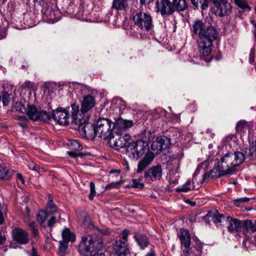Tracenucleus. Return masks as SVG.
Masks as SVG:
<instances>
[{
	"mask_svg": "<svg viewBox=\"0 0 256 256\" xmlns=\"http://www.w3.org/2000/svg\"><path fill=\"white\" fill-rule=\"evenodd\" d=\"M158 12H160L162 16H170L174 12V7L172 2L170 0H162L156 3Z\"/></svg>",
	"mask_w": 256,
	"mask_h": 256,
	"instance_id": "12",
	"label": "nucleus"
},
{
	"mask_svg": "<svg viewBox=\"0 0 256 256\" xmlns=\"http://www.w3.org/2000/svg\"><path fill=\"white\" fill-rule=\"evenodd\" d=\"M8 170L4 168L0 170V179H4L8 176Z\"/></svg>",
	"mask_w": 256,
	"mask_h": 256,
	"instance_id": "48",
	"label": "nucleus"
},
{
	"mask_svg": "<svg viewBox=\"0 0 256 256\" xmlns=\"http://www.w3.org/2000/svg\"><path fill=\"white\" fill-rule=\"evenodd\" d=\"M4 222V217L3 214L0 210V224H2Z\"/></svg>",
	"mask_w": 256,
	"mask_h": 256,
	"instance_id": "63",
	"label": "nucleus"
},
{
	"mask_svg": "<svg viewBox=\"0 0 256 256\" xmlns=\"http://www.w3.org/2000/svg\"><path fill=\"white\" fill-rule=\"evenodd\" d=\"M90 192L88 196L90 200H93L94 196L96 194L95 184L94 182H91L90 184Z\"/></svg>",
	"mask_w": 256,
	"mask_h": 256,
	"instance_id": "41",
	"label": "nucleus"
},
{
	"mask_svg": "<svg viewBox=\"0 0 256 256\" xmlns=\"http://www.w3.org/2000/svg\"><path fill=\"white\" fill-rule=\"evenodd\" d=\"M96 104V100L94 96L92 95L88 94L84 96L82 103V106L80 110L79 111L81 114H84L88 110H91Z\"/></svg>",
	"mask_w": 256,
	"mask_h": 256,
	"instance_id": "18",
	"label": "nucleus"
},
{
	"mask_svg": "<svg viewBox=\"0 0 256 256\" xmlns=\"http://www.w3.org/2000/svg\"><path fill=\"white\" fill-rule=\"evenodd\" d=\"M96 230H98V231L101 234H107L109 233V230L106 229V228H104V229H100V228H96Z\"/></svg>",
	"mask_w": 256,
	"mask_h": 256,
	"instance_id": "54",
	"label": "nucleus"
},
{
	"mask_svg": "<svg viewBox=\"0 0 256 256\" xmlns=\"http://www.w3.org/2000/svg\"><path fill=\"white\" fill-rule=\"evenodd\" d=\"M18 104L20 106L18 110L22 113H26L31 120H38L40 111H38L34 106L28 104L27 108H26L24 105L22 104V102Z\"/></svg>",
	"mask_w": 256,
	"mask_h": 256,
	"instance_id": "16",
	"label": "nucleus"
},
{
	"mask_svg": "<svg viewBox=\"0 0 256 256\" xmlns=\"http://www.w3.org/2000/svg\"><path fill=\"white\" fill-rule=\"evenodd\" d=\"M48 202H53V196L50 194L47 196Z\"/></svg>",
	"mask_w": 256,
	"mask_h": 256,
	"instance_id": "62",
	"label": "nucleus"
},
{
	"mask_svg": "<svg viewBox=\"0 0 256 256\" xmlns=\"http://www.w3.org/2000/svg\"><path fill=\"white\" fill-rule=\"evenodd\" d=\"M153 0H140V3L142 5L150 4Z\"/></svg>",
	"mask_w": 256,
	"mask_h": 256,
	"instance_id": "61",
	"label": "nucleus"
},
{
	"mask_svg": "<svg viewBox=\"0 0 256 256\" xmlns=\"http://www.w3.org/2000/svg\"><path fill=\"white\" fill-rule=\"evenodd\" d=\"M207 0H190L192 4L196 7L198 8L199 6L202 10H205L208 8V2Z\"/></svg>",
	"mask_w": 256,
	"mask_h": 256,
	"instance_id": "31",
	"label": "nucleus"
},
{
	"mask_svg": "<svg viewBox=\"0 0 256 256\" xmlns=\"http://www.w3.org/2000/svg\"><path fill=\"white\" fill-rule=\"evenodd\" d=\"M206 23L208 24H214L212 16H208L206 18Z\"/></svg>",
	"mask_w": 256,
	"mask_h": 256,
	"instance_id": "59",
	"label": "nucleus"
},
{
	"mask_svg": "<svg viewBox=\"0 0 256 256\" xmlns=\"http://www.w3.org/2000/svg\"><path fill=\"white\" fill-rule=\"evenodd\" d=\"M227 224L228 230L231 234L238 232L241 230L242 222L238 219L228 216L226 220Z\"/></svg>",
	"mask_w": 256,
	"mask_h": 256,
	"instance_id": "14",
	"label": "nucleus"
},
{
	"mask_svg": "<svg viewBox=\"0 0 256 256\" xmlns=\"http://www.w3.org/2000/svg\"><path fill=\"white\" fill-rule=\"evenodd\" d=\"M254 127V123L252 122H246L242 120L238 121L236 126V130L237 132L244 133L247 130L250 131Z\"/></svg>",
	"mask_w": 256,
	"mask_h": 256,
	"instance_id": "22",
	"label": "nucleus"
},
{
	"mask_svg": "<svg viewBox=\"0 0 256 256\" xmlns=\"http://www.w3.org/2000/svg\"><path fill=\"white\" fill-rule=\"evenodd\" d=\"M32 234H34V236H38V230L36 228V226H35L33 228H32L30 230Z\"/></svg>",
	"mask_w": 256,
	"mask_h": 256,
	"instance_id": "56",
	"label": "nucleus"
},
{
	"mask_svg": "<svg viewBox=\"0 0 256 256\" xmlns=\"http://www.w3.org/2000/svg\"><path fill=\"white\" fill-rule=\"evenodd\" d=\"M213 215V212L210 211L204 217V220L205 222H206L208 223H209V218H212V216Z\"/></svg>",
	"mask_w": 256,
	"mask_h": 256,
	"instance_id": "51",
	"label": "nucleus"
},
{
	"mask_svg": "<svg viewBox=\"0 0 256 256\" xmlns=\"http://www.w3.org/2000/svg\"><path fill=\"white\" fill-rule=\"evenodd\" d=\"M244 154L240 151L228 152L225 154L219 160L222 168L225 170L228 174H232L236 172V168L240 166L244 160Z\"/></svg>",
	"mask_w": 256,
	"mask_h": 256,
	"instance_id": "5",
	"label": "nucleus"
},
{
	"mask_svg": "<svg viewBox=\"0 0 256 256\" xmlns=\"http://www.w3.org/2000/svg\"><path fill=\"white\" fill-rule=\"evenodd\" d=\"M116 256H126L130 253L128 244L121 240H116L114 246Z\"/></svg>",
	"mask_w": 256,
	"mask_h": 256,
	"instance_id": "19",
	"label": "nucleus"
},
{
	"mask_svg": "<svg viewBox=\"0 0 256 256\" xmlns=\"http://www.w3.org/2000/svg\"><path fill=\"white\" fill-rule=\"evenodd\" d=\"M151 148L156 153H158L162 150V146H160V143L158 142V138L154 140L152 145Z\"/></svg>",
	"mask_w": 256,
	"mask_h": 256,
	"instance_id": "35",
	"label": "nucleus"
},
{
	"mask_svg": "<svg viewBox=\"0 0 256 256\" xmlns=\"http://www.w3.org/2000/svg\"><path fill=\"white\" fill-rule=\"evenodd\" d=\"M129 234V230L127 229H124V230H122V232L120 233V240H122L123 242H126V243H128V236Z\"/></svg>",
	"mask_w": 256,
	"mask_h": 256,
	"instance_id": "42",
	"label": "nucleus"
},
{
	"mask_svg": "<svg viewBox=\"0 0 256 256\" xmlns=\"http://www.w3.org/2000/svg\"><path fill=\"white\" fill-rule=\"evenodd\" d=\"M248 156L250 157H252L254 156L256 157V140L255 141L253 146L250 147L248 150Z\"/></svg>",
	"mask_w": 256,
	"mask_h": 256,
	"instance_id": "45",
	"label": "nucleus"
},
{
	"mask_svg": "<svg viewBox=\"0 0 256 256\" xmlns=\"http://www.w3.org/2000/svg\"><path fill=\"white\" fill-rule=\"evenodd\" d=\"M132 20L134 24L140 30L149 31L154 27L152 17L148 13L137 12L133 16Z\"/></svg>",
	"mask_w": 256,
	"mask_h": 256,
	"instance_id": "7",
	"label": "nucleus"
},
{
	"mask_svg": "<svg viewBox=\"0 0 256 256\" xmlns=\"http://www.w3.org/2000/svg\"><path fill=\"white\" fill-rule=\"evenodd\" d=\"M243 233L246 232L250 231L252 232H256V221L252 222L250 220H244L242 222Z\"/></svg>",
	"mask_w": 256,
	"mask_h": 256,
	"instance_id": "23",
	"label": "nucleus"
},
{
	"mask_svg": "<svg viewBox=\"0 0 256 256\" xmlns=\"http://www.w3.org/2000/svg\"><path fill=\"white\" fill-rule=\"evenodd\" d=\"M52 118L59 124L66 125L69 124V113L62 108H58L52 112Z\"/></svg>",
	"mask_w": 256,
	"mask_h": 256,
	"instance_id": "11",
	"label": "nucleus"
},
{
	"mask_svg": "<svg viewBox=\"0 0 256 256\" xmlns=\"http://www.w3.org/2000/svg\"><path fill=\"white\" fill-rule=\"evenodd\" d=\"M144 186V184L141 182V180L140 179H134L132 180L130 184L127 186V187L128 188L132 187L138 188H142Z\"/></svg>",
	"mask_w": 256,
	"mask_h": 256,
	"instance_id": "34",
	"label": "nucleus"
},
{
	"mask_svg": "<svg viewBox=\"0 0 256 256\" xmlns=\"http://www.w3.org/2000/svg\"><path fill=\"white\" fill-rule=\"evenodd\" d=\"M133 124L132 120H128L122 119V118H118L114 124V132L116 134H123L124 131L130 128Z\"/></svg>",
	"mask_w": 256,
	"mask_h": 256,
	"instance_id": "17",
	"label": "nucleus"
},
{
	"mask_svg": "<svg viewBox=\"0 0 256 256\" xmlns=\"http://www.w3.org/2000/svg\"><path fill=\"white\" fill-rule=\"evenodd\" d=\"M145 256H155V253L154 251H150Z\"/></svg>",
	"mask_w": 256,
	"mask_h": 256,
	"instance_id": "64",
	"label": "nucleus"
},
{
	"mask_svg": "<svg viewBox=\"0 0 256 256\" xmlns=\"http://www.w3.org/2000/svg\"><path fill=\"white\" fill-rule=\"evenodd\" d=\"M118 182H112L106 186V190H109L112 188L116 187L118 185Z\"/></svg>",
	"mask_w": 256,
	"mask_h": 256,
	"instance_id": "55",
	"label": "nucleus"
},
{
	"mask_svg": "<svg viewBox=\"0 0 256 256\" xmlns=\"http://www.w3.org/2000/svg\"><path fill=\"white\" fill-rule=\"evenodd\" d=\"M124 136H122L124 142L125 146L128 149V146L130 145L133 142V141L131 138V136L128 134H125L124 132L123 133Z\"/></svg>",
	"mask_w": 256,
	"mask_h": 256,
	"instance_id": "40",
	"label": "nucleus"
},
{
	"mask_svg": "<svg viewBox=\"0 0 256 256\" xmlns=\"http://www.w3.org/2000/svg\"><path fill=\"white\" fill-rule=\"evenodd\" d=\"M114 124L108 118H100L96 126V134L104 140L112 137Z\"/></svg>",
	"mask_w": 256,
	"mask_h": 256,
	"instance_id": "6",
	"label": "nucleus"
},
{
	"mask_svg": "<svg viewBox=\"0 0 256 256\" xmlns=\"http://www.w3.org/2000/svg\"><path fill=\"white\" fill-rule=\"evenodd\" d=\"M250 198L247 197L238 198L233 200L234 204L238 206L240 204L246 203L249 202Z\"/></svg>",
	"mask_w": 256,
	"mask_h": 256,
	"instance_id": "43",
	"label": "nucleus"
},
{
	"mask_svg": "<svg viewBox=\"0 0 256 256\" xmlns=\"http://www.w3.org/2000/svg\"><path fill=\"white\" fill-rule=\"evenodd\" d=\"M68 244L64 242H60L58 254L60 256H65L67 252Z\"/></svg>",
	"mask_w": 256,
	"mask_h": 256,
	"instance_id": "32",
	"label": "nucleus"
},
{
	"mask_svg": "<svg viewBox=\"0 0 256 256\" xmlns=\"http://www.w3.org/2000/svg\"><path fill=\"white\" fill-rule=\"evenodd\" d=\"M0 94L3 105L7 106L10 102V94L6 92H2Z\"/></svg>",
	"mask_w": 256,
	"mask_h": 256,
	"instance_id": "39",
	"label": "nucleus"
},
{
	"mask_svg": "<svg viewBox=\"0 0 256 256\" xmlns=\"http://www.w3.org/2000/svg\"><path fill=\"white\" fill-rule=\"evenodd\" d=\"M154 137V134L153 132H151L150 131H146L144 130L142 133V138L139 140L148 144V142L152 140Z\"/></svg>",
	"mask_w": 256,
	"mask_h": 256,
	"instance_id": "29",
	"label": "nucleus"
},
{
	"mask_svg": "<svg viewBox=\"0 0 256 256\" xmlns=\"http://www.w3.org/2000/svg\"><path fill=\"white\" fill-rule=\"evenodd\" d=\"M224 218V215L222 214H220L217 211L213 212L212 220L215 224H219L221 222L222 219Z\"/></svg>",
	"mask_w": 256,
	"mask_h": 256,
	"instance_id": "37",
	"label": "nucleus"
},
{
	"mask_svg": "<svg viewBox=\"0 0 256 256\" xmlns=\"http://www.w3.org/2000/svg\"><path fill=\"white\" fill-rule=\"evenodd\" d=\"M102 237L95 235H87L82 237L78 250L83 256H90L92 254L98 251L104 247Z\"/></svg>",
	"mask_w": 256,
	"mask_h": 256,
	"instance_id": "4",
	"label": "nucleus"
},
{
	"mask_svg": "<svg viewBox=\"0 0 256 256\" xmlns=\"http://www.w3.org/2000/svg\"><path fill=\"white\" fill-rule=\"evenodd\" d=\"M52 117V114L45 110L40 111L39 112L38 120L44 122H48Z\"/></svg>",
	"mask_w": 256,
	"mask_h": 256,
	"instance_id": "33",
	"label": "nucleus"
},
{
	"mask_svg": "<svg viewBox=\"0 0 256 256\" xmlns=\"http://www.w3.org/2000/svg\"><path fill=\"white\" fill-rule=\"evenodd\" d=\"M48 214L44 210H40L36 215V220L42 227H46V220L48 217Z\"/></svg>",
	"mask_w": 256,
	"mask_h": 256,
	"instance_id": "26",
	"label": "nucleus"
},
{
	"mask_svg": "<svg viewBox=\"0 0 256 256\" xmlns=\"http://www.w3.org/2000/svg\"><path fill=\"white\" fill-rule=\"evenodd\" d=\"M214 6L216 14L220 16L228 15L230 12L232 6L228 0H216Z\"/></svg>",
	"mask_w": 256,
	"mask_h": 256,
	"instance_id": "9",
	"label": "nucleus"
},
{
	"mask_svg": "<svg viewBox=\"0 0 256 256\" xmlns=\"http://www.w3.org/2000/svg\"><path fill=\"white\" fill-rule=\"evenodd\" d=\"M116 138L112 135L108 140L110 145L114 148L118 150L122 148H126L122 137L123 134H116Z\"/></svg>",
	"mask_w": 256,
	"mask_h": 256,
	"instance_id": "21",
	"label": "nucleus"
},
{
	"mask_svg": "<svg viewBox=\"0 0 256 256\" xmlns=\"http://www.w3.org/2000/svg\"><path fill=\"white\" fill-rule=\"evenodd\" d=\"M46 208L48 210L50 213L54 214L57 210V207L53 202H47Z\"/></svg>",
	"mask_w": 256,
	"mask_h": 256,
	"instance_id": "44",
	"label": "nucleus"
},
{
	"mask_svg": "<svg viewBox=\"0 0 256 256\" xmlns=\"http://www.w3.org/2000/svg\"><path fill=\"white\" fill-rule=\"evenodd\" d=\"M255 10V16L250 19V22L253 24L254 26V30L253 31L254 35L256 39V8H254Z\"/></svg>",
	"mask_w": 256,
	"mask_h": 256,
	"instance_id": "47",
	"label": "nucleus"
},
{
	"mask_svg": "<svg viewBox=\"0 0 256 256\" xmlns=\"http://www.w3.org/2000/svg\"><path fill=\"white\" fill-rule=\"evenodd\" d=\"M31 256H40L36 249L34 246H32V249Z\"/></svg>",
	"mask_w": 256,
	"mask_h": 256,
	"instance_id": "58",
	"label": "nucleus"
},
{
	"mask_svg": "<svg viewBox=\"0 0 256 256\" xmlns=\"http://www.w3.org/2000/svg\"><path fill=\"white\" fill-rule=\"evenodd\" d=\"M181 158H178V159L176 158L172 160L171 162L172 164H176V166H174V170L178 172V170L180 166V159Z\"/></svg>",
	"mask_w": 256,
	"mask_h": 256,
	"instance_id": "50",
	"label": "nucleus"
},
{
	"mask_svg": "<svg viewBox=\"0 0 256 256\" xmlns=\"http://www.w3.org/2000/svg\"><path fill=\"white\" fill-rule=\"evenodd\" d=\"M249 61L250 64H252L254 62V52L252 50L250 53Z\"/></svg>",
	"mask_w": 256,
	"mask_h": 256,
	"instance_id": "52",
	"label": "nucleus"
},
{
	"mask_svg": "<svg viewBox=\"0 0 256 256\" xmlns=\"http://www.w3.org/2000/svg\"><path fill=\"white\" fill-rule=\"evenodd\" d=\"M226 175H228V174L227 173L225 170L222 168V166L220 164L219 162H218L217 166H214L208 174L205 173L203 175L201 183L203 184L205 182L207 178H210L213 179Z\"/></svg>",
	"mask_w": 256,
	"mask_h": 256,
	"instance_id": "13",
	"label": "nucleus"
},
{
	"mask_svg": "<svg viewBox=\"0 0 256 256\" xmlns=\"http://www.w3.org/2000/svg\"><path fill=\"white\" fill-rule=\"evenodd\" d=\"M180 238L181 244L185 247L186 249L183 250L185 256H188L190 250V245L191 242V236L189 231L186 229H180Z\"/></svg>",
	"mask_w": 256,
	"mask_h": 256,
	"instance_id": "15",
	"label": "nucleus"
},
{
	"mask_svg": "<svg viewBox=\"0 0 256 256\" xmlns=\"http://www.w3.org/2000/svg\"><path fill=\"white\" fill-rule=\"evenodd\" d=\"M56 218L54 216H52L48 220L46 226L48 227L52 228L53 226L56 222Z\"/></svg>",
	"mask_w": 256,
	"mask_h": 256,
	"instance_id": "49",
	"label": "nucleus"
},
{
	"mask_svg": "<svg viewBox=\"0 0 256 256\" xmlns=\"http://www.w3.org/2000/svg\"><path fill=\"white\" fill-rule=\"evenodd\" d=\"M148 148V144L138 140L133 142L126 150V154L130 158L135 160H138L148 150L143 158L138 163L137 173L142 172L154 158V153L149 152Z\"/></svg>",
	"mask_w": 256,
	"mask_h": 256,
	"instance_id": "2",
	"label": "nucleus"
},
{
	"mask_svg": "<svg viewBox=\"0 0 256 256\" xmlns=\"http://www.w3.org/2000/svg\"><path fill=\"white\" fill-rule=\"evenodd\" d=\"M68 144L74 150H80L82 149V146L76 140H70Z\"/></svg>",
	"mask_w": 256,
	"mask_h": 256,
	"instance_id": "36",
	"label": "nucleus"
},
{
	"mask_svg": "<svg viewBox=\"0 0 256 256\" xmlns=\"http://www.w3.org/2000/svg\"><path fill=\"white\" fill-rule=\"evenodd\" d=\"M62 241L68 243L69 242H73L76 240L75 234L70 231L68 228L64 230L62 232Z\"/></svg>",
	"mask_w": 256,
	"mask_h": 256,
	"instance_id": "24",
	"label": "nucleus"
},
{
	"mask_svg": "<svg viewBox=\"0 0 256 256\" xmlns=\"http://www.w3.org/2000/svg\"><path fill=\"white\" fill-rule=\"evenodd\" d=\"M16 178L17 180H20L22 184H24L25 181H24V178H23L22 176L20 174L17 173L16 174Z\"/></svg>",
	"mask_w": 256,
	"mask_h": 256,
	"instance_id": "53",
	"label": "nucleus"
},
{
	"mask_svg": "<svg viewBox=\"0 0 256 256\" xmlns=\"http://www.w3.org/2000/svg\"><path fill=\"white\" fill-rule=\"evenodd\" d=\"M134 238L137 242L138 245L142 248H144L148 246V240L146 235L142 234H136Z\"/></svg>",
	"mask_w": 256,
	"mask_h": 256,
	"instance_id": "28",
	"label": "nucleus"
},
{
	"mask_svg": "<svg viewBox=\"0 0 256 256\" xmlns=\"http://www.w3.org/2000/svg\"><path fill=\"white\" fill-rule=\"evenodd\" d=\"M162 170L160 164H157L150 168L144 172V177L148 182L160 180L162 176Z\"/></svg>",
	"mask_w": 256,
	"mask_h": 256,
	"instance_id": "10",
	"label": "nucleus"
},
{
	"mask_svg": "<svg viewBox=\"0 0 256 256\" xmlns=\"http://www.w3.org/2000/svg\"><path fill=\"white\" fill-rule=\"evenodd\" d=\"M192 36H198V48L200 58L206 62H210L212 59L211 56L212 44L218 36L216 28L209 26H206L202 20L196 19L194 21L192 26Z\"/></svg>",
	"mask_w": 256,
	"mask_h": 256,
	"instance_id": "1",
	"label": "nucleus"
},
{
	"mask_svg": "<svg viewBox=\"0 0 256 256\" xmlns=\"http://www.w3.org/2000/svg\"><path fill=\"white\" fill-rule=\"evenodd\" d=\"M128 6L126 0H113L112 8L116 10H125Z\"/></svg>",
	"mask_w": 256,
	"mask_h": 256,
	"instance_id": "27",
	"label": "nucleus"
},
{
	"mask_svg": "<svg viewBox=\"0 0 256 256\" xmlns=\"http://www.w3.org/2000/svg\"><path fill=\"white\" fill-rule=\"evenodd\" d=\"M34 84L30 82H26L24 84V86L25 88H31L33 87Z\"/></svg>",
	"mask_w": 256,
	"mask_h": 256,
	"instance_id": "57",
	"label": "nucleus"
},
{
	"mask_svg": "<svg viewBox=\"0 0 256 256\" xmlns=\"http://www.w3.org/2000/svg\"><path fill=\"white\" fill-rule=\"evenodd\" d=\"M72 108V122L78 126L80 134L88 138H93L96 136V126L88 122V116L84 118L82 116L79 111L78 105L73 104Z\"/></svg>",
	"mask_w": 256,
	"mask_h": 256,
	"instance_id": "3",
	"label": "nucleus"
},
{
	"mask_svg": "<svg viewBox=\"0 0 256 256\" xmlns=\"http://www.w3.org/2000/svg\"><path fill=\"white\" fill-rule=\"evenodd\" d=\"M172 4L175 11H184L188 6L186 0H173Z\"/></svg>",
	"mask_w": 256,
	"mask_h": 256,
	"instance_id": "25",
	"label": "nucleus"
},
{
	"mask_svg": "<svg viewBox=\"0 0 256 256\" xmlns=\"http://www.w3.org/2000/svg\"><path fill=\"white\" fill-rule=\"evenodd\" d=\"M27 225L29 227L30 230L32 228H33L36 226V222L34 221H30L28 223Z\"/></svg>",
	"mask_w": 256,
	"mask_h": 256,
	"instance_id": "60",
	"label": "nucleus"
},
{
	"mask_svg": "<svg viewBox=\"0 0 256 256\" xmlns=\"http://www.w3.org/2000/svg\"><path fill=\"white\" fill-rule=\"evenodd\" d=\"M236 4L240 8L244 10H250L248 3L245 0H234Z\"/></svg>",
	"mask_w": 256,
	"mask_h": 256,
	"instance_id": "38",
	"label": "nucleus"
},
{
	"mask_svg": "<svg viewBox=\"0 0 256 256\" xmlns=\"http://www.w3.org/2000/svg\"><path fill=\"white\" fill-rule=\"evenodd\" d=\"M162 150L168 148L170 145V139L166 136H162L157 138Z\"/></svg>",
	"mask_w": 256,
	"mask_h": 256,
	"instance_id": "30",
	"label": "nucleus"
},
{
	"mask_svg": "<svg viewBox=\"0 0 256 256\" xmlns=\"http://www.w3.org/2000/svg\"><path fill=\"white\" fill-rule=\"evenodd\" d=\"M12 238L16 243L25 245L29 242V234L24 230L20 228H15L12 231Z\"/></svg>",
	"mask_w": 256,
	"mask_h": 256,
	"instance_id": "8",
	"label": "nucleus"
},
{
	"mask_svg": "<svg viewBox=\"0 0 256 256\" xmlns=\"http://www.w3.org/2000/svg\"><path fill=\"white\" fill-rule=\"evenodd\" d=\"M200 170L196 168L194 173L193 174L192 181L188 180L182 186H179L176 188V190L179 192H186L189 190H193L194 189H198V187L194 184V182L196 181V176L199 173Z\"/></svg>",
	"mask_w": 256,
	"mask_h": 256,
	"instance_id": "20",
	"label": "nucleus"
},
{
	"mask_svg": "<svg viewBox=\"0 0 256 256\" xmlns=\"http://www.w3.org/2000/svg\"><path fill=\"white\" fill-rule=\"evenodd\" d=\"M250 237L248 235L246 234L242 242V246L246 249L250 246Z\"/></svg>",
	"mask_w": 256,
	"mask_h": 256,
	"instance_id": "46",
	"label": "nucleus"
}]
</instances>
